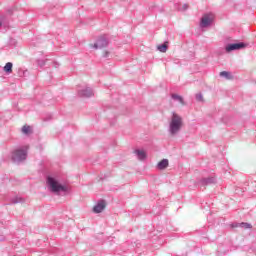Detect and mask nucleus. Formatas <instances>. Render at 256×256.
Here are the masks:
<instances>
[{"mask_svg": "<svg viewBox=\"0 0 256 256\" xmlns=\"http://www.w3.org/2000/svg\"><path fill=\"white\" fill-rule=\"evenodd\" d=\"M181 127H183V118H181V116H179L177 113L173 112L168 129L170 135L172 137L177 135V133L181 131Z\"/></svg>", "mask_w": 256, "mask_h": 256, "instance_id": "f257e3e1", "label": "nucleus"}, {"mask_svg": "<svg viewBox=\"0 0 256 256\" xmlns=\"http://www.w3.org/2000/svg\"><path fill=\"white\" fill-rule=\"evenodd\" d=\"M47 184L52 193H67V186L60 184L55 178L48 176Z\"/></svg>", "mask_w": 256, "mask_h": 256, "instance_id": "f03ea898", "label": "nucleus"}, {"mask_svg": "<svg viewBox=\"0 0 256 256\" xmlns=\"http://www.w3.org/2000/svg\"><path fill=\"white\" fill-rule=\"evenodd\" d=\"M27 159V149L17 148L12 151L11 160L13 163H21Z\"/></svg>", "mask_w": 256, "mask_h": 256, "instance_id": "7ed1b4c3", "label": "nucleus"}, {"mask_svg": "<svg viewBox=\"0 0 256 256\" xmlns=\"http://www.w3.org/2000/svg\"><path fill=\"white\" fill-rule=\"evenodd\" d=\"M247 47V44L244 42H238V43H230L225 46L226 53H231V51H241V49H245Z\"/></svg>", "mask_w": 256, "mask_h": 256, "instance_id": "20e7f679", "label": "nucleus"}, {"mask_svg": "<svg viewBox=\"0 0 256 256\" xmlns=\"http://www.w3.org/2000/svg\"><path fill=\"white\" fill-rule=\"evenodd\" d=\"M109 45V37L107 35L100 36L94 44V49H103Z\"/></svg>", "mask_w": 256, "mask_h": 256, "instance_id": "39448f33", "label": "nucleus"}, {"mask_svg": "<svg viewBox=\"0 0 256 256\" xmlns=\"http://www.w3.org/2000/svg\"><path fill=\"white\" fill-rule=\"evenodd\" d=\"M94 93H93V89H91L90 87H86L82 90H78V96L79 97H93Z\"/></svg>", "mask_w": 256, "mask_h": 256, "instance_id": "423d86ee", "label": "nucleus"}, {"mask_svg": "<svg viewBox=\"0 0 256 256\" xmlns=\"http://www.w3.org/2000/svg\"><path fill=\"white\" fill-rule=\"evenodd\" d=\"M211 23H213V19H211L209 14H206L201 18L200 27L202 28L209 27Z\"/></svg>", "mask_w": 256, "mask_h": 256, "instance_id": "0eeeda50", "label": "nucleus"}, {"mask_svg": "<svg viewBox=\"0 0 256 256\" xmlns=\"http://www.w3.org/2000/svg\"><path fill=\"white\" fill-rule=\"evenodd\" d=\"M105 209V200H100L94 207L93 211L95 213H102V211Z\"/></svg>", "mask_w": 256, "mask_h": 256, "instance_id": "6e6552de", "label": "nucleus"}, {"mask_svg": "<svg viewBox=\"0 0 256 256\" xmlns=\"http://www.w3.org/2000/svg\"><path fill=\"white\" fill-rule=\"evenodd\" d=\"M200 183L203 186H205V185H213V184L217 183V180L215 179V177L202 178L200 180Z\"/></svg>", "mask_w": 256, "mask_h": 256, "instance_id": "1a4fd4ad", "label": "nucleus"}, {"mask_svg": "<svg viewBox=\"0 0 256 256\" xmlns=\"http://www.w3.org/2000/svg\"><path fill=\"white\" fill-rule=\"evenodd\" d=\"M232 229H235L237 227H240L241 229H251V224L247 223V222H242V223H232L231 224Z\"/></svg>", "mask_w": 256, "mask_h": 256, "instance_id": "9d476101", "label": "nucleus"}, {"mask_svg": "<svg viewBox=\"0 0 256 256\" xmlns=\"http://www.w3.org/2000/svg\"><path fill=\"white\" fill-rule=\"evenodd\" d=\"M169 167V160L168 159H162L160 162L157 164V169L160 171H163Z\"/></svg>", "mask_w": 256, "mask_h": 256, "instance_id": "9b49d317", "label": "nucleus"}, {"mask_svg": "<svg viewBox=\"0 0 256 256\" xmlns=\"http://www.w3.org/2000/svg\"><path fill=\"white\" fill-rule=\"evenodd\" d=\"M135 154L139 161H145L147 159V154L143 150H135Z\"/></svg>", "mask_w": 256, "mask_h": 256, "instance_id": "f8f14e48", "label": "nucleus"}, {"mask_svg": "<svg viewBox=\"0 0 256 256\" xmlns=\"http://www.w3.org/2000/svg\"><path fill=\"white\" fill-rule=\"evenodd\" d=\"M4 71H5V73H7L8 75H9L10 73H13V63L7 62L6 65L4 66Z\"/></svg>", "mask_w": 256, "mask_h": 256, "instance_id": "ddd939ff", "label": "nucleus"}, {"mask_svg": "<svg viewBox=\"0 0 256 256\" xmlns=\"http://www.w3.org/2000/svg\"><path fill=\"white\" fill-rule=\"evenodd\" d=\"M220 77H225V79H228V80L233 79V75H231V72H227V71L220 72Z\"/></svg>", "mask_w": 256, "mask_h": 256, "instance_id": "4468645a", "label": "nucleus"}, {"mask_svg": "<svg viewBox=\"0 0 256 256\" xmlns=\"http://www.w3.org/2000/svg\"><path fill=\"white\" fill-rule=\"evenodd\" d=\"M172 99H174V101H179V103H181L182 105H185L183 97L179 96L178 94H172Z\"/></svg>", "mask_w": 256, "mask_h": 256, "instance_id": "2eb2a0df", "label": "nucleus"}, {"mask_svg": "<svg viewBox=\"0 0 256 256\" xmlns=\"http://www.w3.org/2000/svg\"><path fill=\"white\" fill-rule=\"evenodd\" d=\"M167 44H161V45H158L157 49L158 51H160V53H166L167 52Z\"/></svg>", "mask_w": 256, "mask_h": 256, "instance_id": "dca6fc26", "label": "nucleus"}, {"mask_svg": "<svg viewBox=\"0 0 256 256\" xmlns=\"http://www.w3.org/2000/svg\"><path fill=\"white\" fill-rule=\"evenodd\" d=\"M22 133L24 135H29L31 133V126H27V125L23 126L22 127Z\"/></svg>", "mask_w": 256, "mask_h": 256, "instance_id": "f3484780", "label": "nucleus"}, {"mask_svg": "<svg viewBox=\"0 0 256 256\" xmlns=\"http://www.w3.org/2000/svg\"><path fill=\"white\" fill-rule=\"evenodd\" d=\"M12 202H13L14 204L23 203V198H14V199L12 200Z\"/></svg>", "mask_w": 256, "mask_h": 256, "instance_id": "a211bd4d", "label": "nucleus"}, {"mask_svg": "<svg viewBox=\"0 0 256 256\" xmlns=\"http://www.w3.org/2000/svg\"><path fill=\"white\" fill-rule=\"evenodd\" d=\"M196 101H203V94H201V93H198V94H196Z\"/></svg>", "mask_w": 256, "mask_h": 256, "instance_id": "6ab92c4d", "label": "nucleus"}, {"mask_svg": "<svg viewBox=\"0 0 256 256\" xmlns=\"http://www.w3.org/2000/svg\"><path fill=\"white\" fill-rule=\"evenodd\" d=\"M37 63L39 67H45V60H38Z\"/></svg>", "mask_w": 256, "mask_h": 256, "instance_id": "aec40b11", "label": "nucleus"}, {"mask_svg": "<svg viewBox=\"0 0 256 256\" xmlns=\"http://www.w3.org/2000/svg\"><path fill=\"white\" fill-rule=\"evenodd\" d=\"M109 55H111V53H110L109 51H106V52L103 54L104 59H109Z\"/></svg>", "mask_w": 256, "mask_h": 256, "instance_id": "412c9836", "label": "nucleus"}, {"mask_svg": "<svg viewBox=\"0 0 256 256\" xmlns=\"http://www.w3.org/2000/svg\"><path fill=\"white\" fill-rule=\"evenodd\" d=\"M52 65H53V67H56V68L59 67V63H57V62H53Z\"/></svg>", "mask_w": 256, "mask_h": 256, "instance_id": "4be33fe9", "label": "nucleus"}, {"mask_svg": "<svg viewBox=\"0 0 256 256\" xmlns=\"http://www.w3.org/2000/svg\"><path fill=\"white\" fill-rule=\"evenodd\" d=\"M183 7H184V11H185L188 9L189 6L187 4H184Z\"/></svg>", "mask_w": 256, "mask_h": 256, "instance_id": "5701e85b", "label": "nucleus"}, {"mask_svg": "<svg viewBox=\"0 0 256 256\" xmlns=\"http://www.w3.org/2000/svg\"><path fill=\"white\" fill-rule=\"evenodd\" d=\"M3 25V23L0 21V27Z\"/></svg>", "mask_w": 256, "mask_h": 256, "instance_id": "b1692460", "label": "nucleus"}]
</instances>
